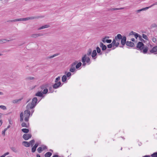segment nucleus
Listing matches in <instances>:
<instances>
[{"label":"nucleus","instance_id":"obj_53","mask_svg":"<svg viewBox=\"0 0 157 157\" xmlns=\"http://www.w3.org/2000/svg\"><path fill=\"white\" fill-rule=\"evenodd\" d=\"M119 44V43L118 42H116V44L114 45V46H115L116 47H118Z\"/></svg>","mask_w":157,"mask_h":157},{"label":"nucleus","instance_id":"obj_58","mask_svg":"<svg viewBox=\"0 0 157 157\" xmlns=\"http://www.w3.org/2000/svg\"><path fill=\"white\" fill-rule=\"evenodd\" d=\"M33 109H31L32 110L30 111V113H31V115H32L33 113L34 112V110Z\"/></svg>","mask_w":157,"mask_h":157},{"label":"nucleus","instance_id":"obj_21","mask_svg":"<svg viewBox=\"0 0 157 157\" xmlns=\"http://www.w3.org/2000/svg\"><path fill=\"white\" fill-rule=\"evenodd\" d=\"M35 96H36L41 97L43 96V94L41 92L39 91L36 94Z\"/></svg>","mask_w":157,"mask_h":157},{"label":"nucleus","instance_id":"obj_10","mask_svg":"<svg viewBox=\"0 0 157 157\" xmlns=\"http://www.w3.org/2000/svg\"><path fill=\"white\" fill-rule=\"evenodd\" d=\"M26 123L23 122L21 124V126L22 127L28 128L29 127V121L26 122Z\"/></svg>","mask_w":157,"mask_h":157},{"label":"nucleus","instance_id":"obj_8","mask_svg":"<svg viewBox=\"0 0 157 157\" xmlns=\"http://www.w3.org/2000/svg\"><path fill=\"white\" fill-rule=\"evenodd\" d=\"M32 137V135L31 134H25L23 136V138L26 140H28L30 138Z\"/></svg>","mask_w":157,"mask_h":157},{"label":"nucleus","instance_id":"obj_48","mask_svg":"<svg viewBox=\"0 0 157 157\" xmlns=\"http://www.w3.org/2000/svg\"><path fill=\"white\" fill-rule=\"evenodd\" d=\"M135 32H134L133 31H131L129 33V36H131V35H134V34L135 33Z\"/></svg>","mask_w":157,"mask_h":157},{"label":"nucleus","instance_id":"obj_36","mask_svg":"<svg viewBox=\"0 0 157 157\" xmlns=\"http://www.w3.org/2000/svg\"><path fill=\"white\" fill-rule=\"evenodd\" d=\"M10 149L13 152H17V150L16 148L14 147H10Z\"/></svg>","mask_w":157,"mask_h":157},{"label":"nucleus","instance_id":"obj_54","mask_svg":"<svg viewBox=\"0 0 157 157\" xmlns=\"http://www.w3.org/2000/svg\"><path fill=\"white\" fill-rule=\"evenodd\" d=\"M152 27H157V25L155 24H153L152 25Z\"/></svg>","mask_w":157,"mask_h":157},{"label":"nucleus","instance_id":"obj_15","mask_svg":"<svg viewBox=\"0 0 157 157\" xmlns=\"http://www.w3.org/2000/svg\"><path fill=\"white\" fill-rule=\"evenodd\" d=\"M91 56L94 59L96 58V57H95L97 55V53L95 50H94L91 53Z\"/></svg>","mask_w":157,"mask_h":157},{"label":"nucleus","instance_id":"obj_47","mask_svg":"<svg viewBox=\"0 0 157 157\" xmlns=\"http://www.w3.org/2000/svg\"><path fill=\"white\" fill-rule=\"evenodd\" d=\"M112 40L110 39H107L105 40V42L108 43H111Z\"/></svg>","mask_w":157,"mask_h":157},{"label":"nucleus","instance_id":"obj_33","mask_svg":"<svg viewBox=\"0 0 157 157\" xmlns=\"http://www.w3.org/2000/svg\"><path fill=\"white\" fill-rule=\"evenodd\" d=\"M35 142V141L34 140H32L30 141L29 143L30 144V145L31 146H33Z\"/></svg>","mask_w":157,"mask_h":157},{"label":"nucleus","instance_id":"obj_61","mask_svg":"<svg viewBox=\"0 0 157 157\" xmlns=\"http://www.w3.org/2000/svg\"><path fill=\"white\" fill-rule=\"evenodd\" d=\"M151 7H150V6L149 7H147L145 8V10H147L148 9H149Z\"/></svg>","mask_w":157,"mask_h":157},{"label":"nucleus","instance_id":"obj_55","mask_svg":"<svg viewBox=\"0 0 157 157\" xmlns=\"http://www.w3.org/2000/svg\"><path fill=\"white\" fill-rule=\"evenodd\" d=\"M7 130V128H6L4 129V130L2 132V134L4 135L5 134V132Z\"/></svg>","mask_w":157,"mask_h":157},{"label":"nucleus","instance_id":"obj_39","mask_svg":"<svg viewBox=\"0 0 157 157\" xmlns=\"http://www.w3.org/2000/svg\"><path fill=\"white\" fill-rule=\"evenodd\" d=\"M60 76H58V77H57L56 78L55 81V82H58L59 81H60Z\"/></svg>","mask_w":157,"mask_h":157},{"label":"nucleus","instance_id":"obj_23","mask_svg":"<svg viewBox=\"0 0 157 157\" xmlns=\"http://www.w3.org/2000/svg\"><path fill=\"white\" fill-rule=\"evenodd\" d=\"M49 25H45L44 26H43L38 29V30H40L41 29H43L45 28H46L49 27Z\"/></svg>","mask_w":157,"mask_h":157},{"label":"nucleus","instance_id":"obj_28","mask_svg":"<svg viewBox=\"0 0 157 157\" xmlns=\"http://www.w3.org/2000/svg\"><path fill=\"white\" fill-rule=\"evenodd\" d=\"M82 65L81 62H79L77 63L75 65V67L76 69H78Z\"/></svg>","mask_w":157,"mask_h":157},{"label":"nucleus","instance_id":"obj_9","mask_svg":"<svg viewBox=\"0 0 157 157\" xmlns=\"http://www.w3.org/2000/svg\"><path fill=\"white\" fill-rule=\"evenodd\" d=\"M61 82L59 81L58 82H56L52 86L53 88L56 89L61 86Z\"/></svg>","mask_w":157,"mask_h":157},{"label":"nucleus","instance_id":"obj_30","mask_svg":"<svg viewBox=\"0 0 157 157\" xmlns=\"http://www.w3.org/2000/svg\"><path fill=\"white\" fill-rule=\"evenodd\" d=\"M134 35L136 39H137L138 37H139L140 39L141 38V36L136 32Z\"/></svg>","mask_w":157,"mask_h":157},{"label":"nucleus","instance_id":"obj_3","mask_svg":"<svg viewBox=\"0 0 157 157\" xmlns=\"http://www.w3.org/2000/svg\"><path fill=\"white\" fill-rule=\"evenodd\" d=\"M36 18V17H27L25 18H21L18 19H16L14 20H11L10 21L13 22L15 21H26L27 20H28L30 19H35Z\"/></svg>","mask_w":157,"mask_h":157},{"label":"nucleus","instance_id":"obj_26","mask_svg":"<svg viewBox=\"0 0 157 157\" xmlns=\"http://www.w3.org/2000/svg\"><path fill=\"white\" fill-rule=\"evenodd\" d=\"M24 120L23 113V112L21 113L20 114V121L22 122Z\"/></svg>","mask_w":157,"mask_h":157},{"label":"nucleus","instance_id":"obj_1","mask_svg":"<svg viewBox=\"0 0 157 157\" xmlns=\"http://www.w3.org/2000/svg\"><path fill=\"white\" fill-rule=\"evenodd\" d=\"M136 48L137 50L140 51L141 52L144 54L147 53L148 47L146 46H144V44L142 42H138L136 45Z\"/></svg>","mask_w":157,"mask_h":157},{"label":"nucleus","instance_id":"obj_34","mask_svg":"<svg viewBox=\"0 0 157 157\" xmlns=\"http://www.w3.org/2000/svg\"><path fill=\"white\" fill-rule=\"evenodd\" d=\"M42 149L44 150L46 149H47L48 148V147L47 146H46V145H44L43 144L41 145V147H40Z\"/></svg>","mask_w":157,"mask_h":157},{"label":"nucleus","instance_id":"obj_29","mask_svg":"<svg viewBox=\"0 0 157 157\" xmlns=\"http://www.w3.org/2000/svg\"><path fill=\"white\" fill-rule=\"evenodd\" d=\"M67 79V78L66 76L65 75H63L62 76V82H65L66 81Z\"/></svg>","mask_w":157,"mask_h":157},{"label":"nucleus","instance_id":"obj_51","mask_svg":"<svg viewBox=\"0 0 157 157\" xmlns=\"http://www.w3.org/2000/svg\"><path fill=\"white\" fill-rule=\"evenodd\" d=\"M152 40L153 42L155 43L157 41L155 37H154L152 39Z\"/></svg>","mask_w":157,"mask_h":157},{"label":"nucleus","instance_id":"obj_44","mask_svg":"<svg viewBox=\"0 0 157 157\" xmlns=\"http://www.w3.org/2000/svg\"><path fill=\"white\" fill-rule=\"evenodd\" d=\"M34 78L33 77H28L26 78L27 80H31L34 79Z\"/></svg>","mask_w":157,"mask_h":157},{"label":"nucleus","instance_id":"obj_16","mask_svg":"<svg viewBox=\"0 0 157 157\" xmlns=\"http://www.w3.org/2000/svg\"><path fill=\"white\" fill-rule=\"evenodd\" d=\"M23 98H21L18 99H15L12 101V102L14 104L19 103L21 101L22 99Z\"/></svg>","mask_w":157,"mask_h":157},{"label":"nucleus","instance_id":"obj_13","mask_svg":"<svg viewBox=\"0 0 157 157\" xmlns=\"http://www.w3.org/2000/svg\"><path fill=\"white\" fill-rule=\"evenodd\" d=\"M126 44L127 46L131 47H133L134 46V43L131 41H126Z\"/></svg>","mask_w":157,"mask_h":157},{"label":"nucleus","instance_id":"obj_43","mask_svg":"<svg viewBox=\"0 0 157 157\" xmlns=\"http://www.w3.org/2000/svg\"><path fill=\"white\" fill-rule=\"evenodd\" d=\"M116 40L115 39V38L113 40L112 43H111L113 44V47L114 46V45H115V44H116Z\"/></svg>","mask_w":157,"mask_h":157},{"label":"nucleus","instance_id":"obj_45","mask_svg":"<svg viewBox=\"0 0 157 157\" xmlns=\"http://www.w3.org/2000/svg\"><path fill=\"white\" fill-rule=\"evenodd\" d=\"M82 65L83 66H85L86 64V62H85V60L83 59L82 60Z\"/></svg>","mask_w":157,"mask_h":157},{"label":"nucleus","instance_id":"obj_49","mask_svg":"<svg viewBox=\"0 0 157 157\" xmlns=\"http://www.w3.org/2000/svg\"><path fill=\"white\" fill-rule=\"evenodd\" d=\"M142 37H143V38H144V39H147V35H146L144 34H143V35H142Z\"/></svg>","mask_w":157,"mask_h":157},{"label":"nucleus","instance_id":"obj_12","mask_svg":"<svg viewBox=\"0 0 157 157\" xmlns=\"http://www.w3.org/2000/svg\"><path fill=\"white\" fill-rule=\"evenodd\" d=\"M126 36H124L121 39V44L123 46L125 45V44L126 43Z\"/></svg>","mask_w":157,"mask_h":157},{"label":"nucleus","instance_id":"obj_32","mask_svg":"<svg viewBox=\"0 0 157 157\" xmlns=\"http://www.w3.org/2000/svg\"><path fill=\"white\" fill-rule=\"evenodd\" d=\"M59 55V54H58V53H56V54H55L53 55L52 56H50L48 57V58L51 59V58H53V57H55L57 56H58Z\"/></svg>","mask_w":157,"mask_h":157},{"label":"nucleus","instance_id":"obj_46","mask_svg":"<svg viewBox=\"0 0 157 157\" xmlns=\"http://www.w3.org/2000/svg\"><path fill=\"white\" fill-rule=\"evenodd\" d=\"M145 10V8H142V9H140V10H137V12L138 13H139V12H140L141 11H144V10Z\"/></svg>","mask_w":157,"mask_h":157},{"label":"nucleus","instance_id":"obj_18","mask_svg":"<svg viewBox=\"0 0 157 157\" xmlns=\"http://www.w3.org/2000/svg\"><path fill=\"white\" fill-rule=\"evenodd\" d=\"M122 36L121 34H118L117 35V36L115 37V39L117 40H121L122 38Z\"/></svg>","mask_w":157,"mask_h":157},{"label":"nucleus","instance_id":"obj_63","mask_svg":"<svg viewBox=\"0 0 157 157\" xmlns=\"http://www.w3.org/2000/svg\"><path fill=\"white\" fill-rule=\"evenodd\" d=\"M2 120H0V126L2 125Z\"/></svg>","mask_w":157,"mask_h":157},{"label":"nucleus","instance_id":"obj_27","mask_svg":"<svg viewBox=\"0 0 157 157\" xmlns=\"http://www.w3.org/2000/svg\"><path fill=\"white\" fill-rule=\"evenodd\" d=\"M21 131L23 132L26 133L25 134H27V133H28L29 131V129L25 128L22 129H21Z\"/></svg>","mask_w":157,"mask_h":157},{"label":"nucleus","instance_id":"obj_57","mask_svg":"<svg viewBox=\"0 0 157 157\" xmlns=\"http://www.w3.org/2000/svg\"><path fill=\"white\" fill-rule=\"evenodd\" d=\"M9 154H10V153H9V152H6V153H4V156H5V157L6 155H8Z\"/></svg>","mask_w":157,"mask_h":157},{"label":"nucleus","instance_id":"obj_2","mask_svg":"<svg viewBox=\"0 0 157 157\" xmlns=\"http://www.w3.org/2000/svg\"><path fill=\"white\" fill-rule=\"evenodd\" d=\"M41 100L40 99L39 101L38 102V99L37 97H35L33 98L32 101L31 103H29L26 106V109H32L35 107L37 104Z\"/></svg>","mask_w":157,"mask_h":157},{"label":"nucleus","instance_id":"obj_35","mask_svg":"<svg viewBox=\"0 0 157 157\" xmlns=\"http://www.w3.org/2000/svg\"><path fill=\"white\" fill-rule=\"evenodd\" d=\"M151 156V157H157V152L154 153Z\"/></svg>","mask_w":157,"mask_h":157},{"label":"nucleus","instance_id":"obj_42","mask_svg":"<svg viewBox=\"0 0 157 157\" xmlns=\"http://www.w3.org/2000/svg\"><path fill=\"white\" fill-rule=\"evenodd\" d=\"M0 108L4 110L6 109V107L5 106L2 105L0 106Z\"/></svg>","mask_w":157,"mask_h":157},{"label":"nucleus","instance_id":"obj_20","mask_svg":"<svg viewBox=\"0 0 157 157\" xmlns=\"http://www.w3.org/2000/svg\"><path fill=\"white\" fill-rule=\"evenodd\" d=\"M52 155V153L48 152L44 154V157H50Z\"/></svg>","mask_w":157,"mask_h":157},{"label":"nucleus","instance_id":"obj_56","mask_svg":"<svg viewBox=\"0 0 157 157\" xmlns=\"http://www.w3.org/2000/svg\"><path fill=\"white\" fill-rule=\"evenodd\" d=\"M106 36H105V37L102 40V41L104 43H105V39L106 38Z\"/></svg>","mask_w":157,"mask_h":157},{"label":"nucleus","instance_id":"obj_37","mask_svg":"<svg viewBox=\"0 0 157 157\" xmlns=\"http://www.w3.org/2000/svg\"><path fill=\"white\" fill-rule=\"evenodd\" d=\"M48 92V89L47 88L45 89H44V90H43V92L42 93L43 94H47Z\"/></svg>","mask_w":157,"mask_h":157},{"label":"nucleus","instance_id":"obj_22","mask_svg":"<svg viewBox=\"0 0 157 157\" xmlns=\"http://www.w3.org/2000/svg\"><path fill=\"white\" fill-rule=\"evenodd\" d=\"M96 50H97V52L98 53V54H99V55H101L102 54V52H101V50L100 48L98 47H97L96 48Z\"/></svg>","mask_w":157,"mask_h":157},{"label":"nucleus","instance_id":"obj_38","mask_svg":"<svg viewBox=\"0 0 157 157\" xmlns=\"http://www.w3.org/2000/svg\"><path fill=\"white\" fill-rule=\"evenodd\" d=\"M36 148L34 146L32 148V152L33 153L34 152L36 151Z\"/></svg>","mask_w":157,"mask_h":157},{"label":"nucleus","instance_id":"obj_7","mask_svg":"<svg viewBox=\"0 0 157 157\" xmlns=\"http://www.w3.org/2000/svg\"><path fill=\"white\" fill-rule=\"evenodd\" d=\"M148 54H150L151 53H153L154 54H157V46L154 47L152 49L150 50V52H147Z\"/></svg>","mask_w":157,"mask_h":157},{"label":"nucleus","instance_id":"obj_5","mask_svg":"<svg viewBox=\"0 0 157 157\" xmlns=\"http://www.w3.org/2000/svg\"><path fill=\"white\" fill-rule=\"evenodd\" d=\"M78 62L77 61H75L74 62L72 63L70 66V71L71 72H74L76 70L75 69V65L78 63Z\"/></svg>","mask_w":157,"mask_h":157},{"label":"nucleus","instance_id":"obj_14","mask_svg":"<svg viewBox=\"0 0 157 157\" xmlns=\"http://www.w3.org/2000/svg\"><path fill=\"white\" fill-rule=\"evenodd\" d=\"M99 45L100 47L102 48V51H105L107 47L105 45H104L102 43L100 42Z\"/></svg>","mask_w":157,"mask_h":157},{"label":"nucleus","instance_id":"obj_64","mask_svg":"<svg viewBox=\"0 0 157 157\" xmlns=\"http://www.w3.org/2000/svg\"><path fill=\"white\" fill-rule=\"evenodd\" d=\"M36 157H40V156L39 154H37L36 155Z\"/></svg>","mask_w":157,"mask_h":157},{"label":"nucleus","instance_id":"obj_31","mask_svg":"<svg viewBox=\"0 0 157 157\" xmlns=\"http://www.w3.org/2000/svg\"><path fill=\"white\" fill-rule=\"evenodd\" d=\"M44 150L41 147H39L37 149V151L39 153H41Z\"/></svg>","mask_w":157,"mask_h":157},{"label":"nucleus","instance_id":"obj_59","mask_svg":"<svg viewBox=\"0 0 157 157\" xmlns=\"http://www.w3.org/2000/svg\"><path fill=\"white\" fill-rule=\"evenodd\" d=\"M157 5V2H156L155 3H154V4H153L152 5H151L150 6V7H152L155 5Z\"/></svg>","mask_w":157,"mask_h":157},{"label":"nucleus","instance_id":"obj_4","mask_svg":"<svg viewBox=\"0 0 157 157\" xmlns=\"http://www.w3.org/2000/svg\"><path fill=\"white\" fill-rule=\"evenodd\" d=\"M24 112V115L25 117L24 120L25 122L29 121V118L30 115V111L29 110L31 109H26Z\"/></svg>","mask_w":157,"mask_h":157},{"label":"nucleus","instance_id":"obj_50","mask_svg":"<svg viewBox=\"0 0 157 157\" xmlns=\"http://www.w3.org/2000/svg\"><path fill=\"white\" fill-rule=\"evenodd\" d=\"M112 44H110L107 45V47L109 48H111L112 47Z\"/></svg>","mask_w":157,"mask_h":157},{"label":"nucleus","instance_id":"obj_11","mask_svg":"<svg viewBox=\"0 0 157 157\" xmlns=\"http://www.w3.org/2000/svg\"><path fill=\"white\" fill-rule=\"evenodd\" d=\"M43 34L42 33L33 34L31 35V37L34 38H36L38 37L43 36Z\"/></svg>","mask_w":157,"mask_h":157},{"label":"nucleus","instance_id":"obj_62","mask_svg":"<svg viewBox=\"0 0 157 157\" xmlns=\"http://www.w3.org/2000/svg\"><path fill=\"white\" fill-rule=\"evenodd\" d=\"M52 157H59V156L58 155H54Z\"/></svg>","mask_w":157,"mask_h":157},{"label":"nucleus","instance_id":"obj_6","mask_svg":"<svg viewBox=\"0 0 157 157\" xmlns=\"http://www.w3.org/2000/svg\"><path fill=\"white\" fill-rule=\"evenodd\" d=\"M83 59L85 60V62H86L88 65L90 64L91 63L90 58L88 56H86V55H84V56L82 57V60Z\"/></svg>","mask_w":157,"mask_h":157},{"label":"nucleus","instance_id":"obj_24","mask_svg":"<svg viewBox=\"0 0 157 157\" xmlns=\"http://www.w3.org/2000/svg\"><path fill=\"white\" fill-rule=\"evenodd\" d=\"M10 40H6V39H2L0 40V44L4 43L6 42H9L10 41Z\"/></svg>","mask_w":157,"mask_h":157},{"label":"nucleus","instance_id":"obj_41","mask_svg":"<svg viewBox=\"0 0 157 157\" xmlns=\"http://www.w3.org/2000/svg\"><path fill=\"white\" fill-rule=\"evenodd\" d=\"M49 93H52L53 92V90L52 89V87H50L49 88Z\"/></svg>","mask_w":157,"mask_h":157},{"label":"nucleus","instance_id":"obj_40","mask_svg":"<svg viewBox=\"0 0 157 157\" xmlns=\"http://www.w3.org/2000/svg\"><path fill=\"white\" fill-rule=\"evenodd\" d=\"M71 75V72H68L66 74V77H67V78L70 77Z\"/></svg>","mask_w":157,"mask_h":157},{"label":"nucleus","instance_id":"obj_19","mask_svg":"<svg viewBox=\"0 0 157 157\" xmlns=\"http://www.w3.org/2000/svg\"><path fill=\"white\" fill-rule=\"evenodd\" d=\"M125 7H122L120 8H110V9H109L108 10L109 11L111 10V11H113L114 10H122L124 9Z\"/></svg>","mask_w":157,"mask_h":157},{"label":"nucleus","instance_id":"obj_17","mask_svg":"<svg viewBox=\"0 0 157 157\" xmlns=\"http://www.w3.org/2000/svg\"><path fill=\"white\" fill-rule=\"evenodd\" d=\"M23 145L26 147H28L30 146V144L27 141H23L22 142Z\"/></svg>","mask_w":157,"mask_h":157},{"label":"nucleus","instance_id":"obj_25","mask_svg":"<svg viewBox=\"0 0 157 157\" xmlns=\"http://www.w3.org/2000/svg\"><path fill=\"white\" fill-rule=\"evenodd\" d=\"M92 53V50L90 48L88 50L87 54H85V55H86V56H90Z\"/></svg>","mask_w":157,"mask_h":157},{"label":"nucleus","instance_id":"obj_60","mask_svg":"<svg viewBox=\"0 0 157 157\" xmlns=\"http://www.w3.org/2000/svg\"><path fill=\"white\" fill-rule=\"evenodd\" d=\"M151 156L150 155H145L142 157H151Z\"/></svg>","mask_w":157,"mask_h":157},{"label":"nucleus","instance_id":"obj_52","mask_svg":"<svg viewBox=\"0 0 157 157\" xmlns=\"http://www.w3.org/2000/svg\"><path fill=\"white\" fill-rule=\"evenodd\" d=\"M39 143L38 142H36L34 145V147H36L37 148L38 146L39 145Z\"/></svg>","mask_w":157,"mask_h":157}]
</instances>
